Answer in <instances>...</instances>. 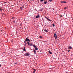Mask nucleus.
Here are the masks:
<instances>
[{"mask_svg": "<svg viewBox=\"0 0 73 73\" xmlns=\"http://www.w3.org/2000/svg\"><path fill=\"white\" fill-rule=\"evenodd\" d=\"M54 37H55V38L56 39L57 38V36L56 35V34H54Z\"/></svg>", "mask_w": 73, "mask_h": 73, "instance_id": "nucleus-1", "label": "nucleus"}, {"mask_svg": "<svg viewBox=\"0 0 73 73\" xmlns=\"http://www.w3.org/2000/svg\"><path fill=\"white\" fill-rule=\"evenodd\" d=\"M25 56H29V53H26L25 54Z\"/></svg>", "mask_w": 73, "mask_h": 73, "instance_id": "nucleus-2", "label": "nucleus"}, {"mask_svg": "<svg viewBox=\"0 0 73 73\" xmlns=\"http://www.w3.org/2000/svg\"><path fill=\"white\" fill-rule=\"evenodd\" d=\"M26 41H31V40H29V39H28V38H27L26 39Z\"/></svg>", "mask_w": 73, "mask_h": 73, "instance_id": "nucleus-3", "label": "nucleus"}, {"mask_svg": "<svg viewBox=\"0 0 73 73\" xmlns=\"http://www.w3.org/2000/svg\"><path fill=\"white\" fill-rule=\"evenodd\" d=\"M61 3H66V2L64 1H61Z\"/></svg>", "mask_w": 73, "mask_h": 73, "instance_id": "nucleus-4", "label": "nucleus"}, {"mask_svg": "<svg viewBox=\"0 0 73 73\" xmlns=\"http://www.w3.org/2000/svg\"><path fill=\"white\" fill-rule=\"evenodd\" d=\"M33 69L34 70V71L33 72V73H35V72H36V70H35V69L33 68Z\"/></svg>", "mask_w": 73, "mask_h": 73, "instance_id": "nucleus-5", "label": "nucleus"}, {"mask_svg": "<svg viewBox=\"0 0 73 73\" xmlns=\"http://www.w3.org/2000/svg\"><path fill=\"white\" fill-rule=\"evenodd\" d=\"M44 32H46L47 33L48 32V30H46V29H45L44 30Z\"/></svg>", "mask_w": 73, "mask_h": 73, "instance_id": "nucleus-6", "label": "nucleus"}, {"mask_svg": "<svg viewBox=\"0 0 73 73\" xmlns=\"http://www.w3.org/2000/svg\"><path fill=\"white\" fill-rule=\"evenodd\" d=\"M40 17V16L39 15H37L36 16V18H38V17Z\"/></svg>", "mask_w": 73, "mask_h": 73, "instance_id": "nucleus-7", "label": "nucleus"}, {"mask_svg": "<svg viewBox=\"0 0 73 73\" xmlns=\"http://www.w3.org/2000/svg\"><path fill=\"white\" fill-rule=\"evenodd\" d=\"M29 45H30V46H33V44H32V43H31Z\"/></svg>", "mask_w": 73, "mask_h": 73, "instance_id": "nucleus-8", "label": "nucleus"}, {"mask_svg": "<svg viewBox=\"0 0 73 73\" xmlns=\"http://www.w3.org/2000/svg\"><path fill=\"white\" fill-rule=\"evenodd\" d=\"M23 49L24 50V51H26V50H25V47H24V48H23Z\"/></svg>", "mask_w": 73, "mask_h": 73, "instance_id": "nucleus-9", "label": "nucleus"}, {"mask_svg": "<svg viewBox=\"0 0 73 73\" xmlns=\"http://www.w3.org/2000/svg\"><path fill=\"white\" fill-rule=\"evenodd\" d=\"M48 52H49V53L50 54H52V53L51 52H50V51H49Z\"/></svg>", "mask_w": 73, "mask_h": 73, "instance_id": "nucleus-10", "label": "nucleus"}, {"mask_svg": "<svg viewBox=\"0 0 73 73\" xmlns=\"http://www.w3.org/2000/svg\"><path fill=\"white\" fill-rule=\"evenodd\" d=\"M68 49H72V47L71 46H69L68 47Z\"/></svg>", "mask_w": 73, "mask_h": 73, "instance_id": "nucleus-11", "label": "nucleus"}, {"mask_svg": "<svg viewBox=\"0 0 73 73\" xmlns=\"http://www.w3.org/2000/svg\"><path fill=\"white\" fill-rule=\"evenodd\" d=\"M23 8H24V7H21L20 8L21 10H22L23 9Z\"/></svg>", "mask_w": 73, "mask_h": 73, "instance_id": "nucleus-12", "label": "nucleus"}, {"mask_svg": "<svg viewBox=\"0 0 73 73\" xmlns=\"http://www.w3.org/2000/svg\"><path fill=\"white\" fill-rule=\"evenodd\" d=\"M27 40H25L24 41V43L25 44H26V42H27Z\"/></svg>", "mask_w": 73, "mask_h": 73, "instance_id": "nucleus-13", "label": "nucleus"}, {"mask_svg": "<svg viewBox=\"0 0 73 73\" xmlns=\"http://www.w3.org/2000/svg\"><path fill=\"white\" fill-rule=\"evenodd\" d=\"M27 44H28V45H29L30 44L29 42L28 41L27 42Z\"/></svg>", "mask_w": 73, "mask_h": 73, "instance_id": "nucleus-14", "label": "nucleus"}, {"mask_svg": "<svg viewBox=\"0 0 73 73\" xmlns=\"http://www.w3.org/2000/svg\"><path fill=\"white\" fill-rule=\"evenodd\" d=\"M34 52L35 54H36V50H34Z\"/></svg>", "mask_w": 73, "mask_h": 73, "instance_id": "nucleus-15", "label": "nucleus"}, {"mask_svg": "<svg viewBox=\"0 0 73 73\" xmlns=\"http://www.w3.org/2000/svg\"><path fill=\"white\" fill-rule=\"evenodd\" d=\"M33 46L34 47V48H36V46L34 45H33Z\"/></svg>", "mask_w": 73, "mask_h": 73, "instance_id": "nucleus-16", "label": "nucleus"}, {"mask_svg": "<svg viewBox=\"0 0 73 73\" xmlns=\"http://www.w3.org/2000/svg\"><path fill=\"white\" fill-rule=\"evenodd\" d=\"M47 3V1H46H46L44 2V4H46Z\"/></svg>", "mask_w": 73, "mask_h": 73, "instance_id": "nucleus-17", "label": "nucleus"}, {"mask_svg": "<svg viewBox=\"0 0 73 73\" xmlns=\"http://www.w3.org/2000/svg\"><path fill=\"white\" fill-rule=\"evenodd\" d=\"M52 26H53V27H54L55 25H54V23H53V24H52Z\"/></svg>", "mask_w": 73, "mask_h": 73, "instance_id": "nucleus-18", "label": "nucleus"}, {"mask_svg": "<svg viewBox=\"0 0 73 73\" xmlns=\"http://www.w3.org/2000/svg\"><path fill=\"white\" fill-rule=\"evenodd\" d=\"M35 49L36 50H38V48H35Z\"/></svg>", "mask_w": 73, "mask_h": 73, "instance_id": "nucleus-19", "label": "nucleus"}, {"mask_svg": "<svg viewBox=\"0 0 73 73\" xmlns=\"http://www.w3.org/2000/svg\"><path fill=\"white\" fill-rule=\"evenodd\" d=\"M47 20H48V21H51L50 20V19H47Z\"/></svg>", "mask_w": 73, "mask_h": 73, "instance_id": "nucleus-20", "label": "nucleus"}, {"mask_svg": "<svg viewBox=\"0 0 73 73\" xmlns=\"http://www.w3.org/2000/svg\"><path fill=\"white\" fill-rule=\"evenodd\" d=\"M39 37L40 38H42V37L41 36H40Z\"/></svg>", "mask_w": 73, "mask_h": 73, "instance_id": "nucleus-21", "label": "nucleus"}, {"mask_svg": "<svg viewBox=\"0 0 73 73\" xmlns=\"http://www.w3.org/2000/svg\"><path fill=\"white\" fill-rule=\"evenodd\" d=\"M49 1L51 2V1H52V0H49Z\"/></svg>", "mask_w": 73, "mask_h": 73, "instance_id": "nucleus-22", "label": "nucleus"}, {"mask_svg": "<svg viewBox=\"0 0 73 73\" xmlns=\"http://www.w3.org/2000/svg\"><path fill=\"white\" fill-rule=\"evenodd\" d=\"M64 9H66V7H64Z\"/></svg>", "mask_w": 73, "mask_h": 73, "instance_id": "nucleus-23", "label": "nucleus"}, {"mask_svg": "<svg viewBox=\"0 0 73 73\" xmlns=\"http://www.w3.org/2000/svg\"><path fill=\"white\" fill-rule=\"evenodd\" d=\"M44 0H40V1H44Z\"/></svg>", "mask_w": 73, "mask_h": 73, "instance_id": "nucleus-24", "label": "nucleus"}, {"mask_svg": "<svg viewBox=\"0 0 73 73\" xmlns=\"http://www.w3.org/2000/svg\"><path fill=\"white\" fill-rule=\"evenodd\" d=\"M45 18H46V19H48V18H47V17H45Z\"/></svg>", "mask_w": 73, "mask_h": 73, "instance_id": "nucleus-25", "label": "nucleus"}, {"mask_svg": "<svg viewBox=\"0 0 73 73\" xmlns=\"http://www.w3.org/2000/svg\"><path fill=\"white\" fill-rule=\"evenodd\" d=\"M0 11H2V10L1 9H0Z\"/></svg>", "mask_w": 73, "mask_h": 73, "instance_id": "nucleus-26", "label": "nucleus"}, {"mask_svg": "<svg viewBox=\"0 0 73 73\" xmlns=\"http://www.w3.org/2000/svg\"><path fill=\"white\" fill-rule=\"evenodd\" d=\"M12 40H13L12 39L11 42H13V41Z\"/></svg>", "mask_w": 73, "mask_h": 73, "instance_id": "nucleus-27", "label": "nucleus"}, {"mask_svg": "<svg viewBox=\"0 0 73 73\" xmlns=\"http://www.w3.org/2000/svg\"><path fill=\"white\" fill-rule=\"evenodd\" d=\"M70 50H69V51H68V52H70Z\"/></svg>", "mask_w": 73, "mask_h": 73, "instance_id": "nucleus-28", "label": "nucleus"}, {"mask_svg": "<svg viewBox=\"0 0 73 73\" xmlns=\"http://www.w3.org/2000/svg\"><path fill=\"white\" fill-rule=\"evenodd\" d=\"M7 3V2H5L4 3Z\"/></svg>", "mask_w": 73, "mask_h": 73, "instance_id": "nucleus-29", "label": "nucleus"}, {"mask_svg": "<svg viewBox=\"0 0 73 73\" xmlns=\"http://www.w3.org/2000/svg\"><path fill=\"white\" fill-rule=\"evenodd\" d=\"M40 11H42V10H40Z\"/></svg>", "mask_w": 73, "mask_h": 73, "instance_id": "nucleus-30", "label": "nucleus"}, {"mask_svg": "<svg viewBox=\"0 0 73 73\" xmlns=\"http://www.w3.org/2000/svg\"><path fill=\"white\" fill-rule=\"evenodd\" d=\"M66 73H68V72H66Z\"/></svg>", "mask_w": 73, "mask_h": 73, "instance_id": "nucleus-31", "label": "nucleus"}, {"mask_svg": "<svg viewBox=\"0 0 73 73\" xmlns=\"http://www.w3.org/2000/svg\"><path fill=\"white\" fill-rule=\"evenodd\" d=\"M0 66H1V65H0Z\"/></svg>", "mask_w": 73, "mask_h": 73, "instance_id": "nucleus-32", "label": "nucleus"}]
</instances>
